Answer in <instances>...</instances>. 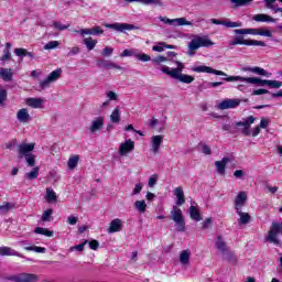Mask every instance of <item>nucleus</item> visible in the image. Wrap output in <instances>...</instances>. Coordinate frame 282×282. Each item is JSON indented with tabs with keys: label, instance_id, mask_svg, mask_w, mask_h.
I'll list each match as a JSON object with an SVG mask.
<instances>
[{
	"label": "nucleus",
	"instance_id": "1",
	"mask_svg": "<svg viewBox=\"0 0 282 282\" xmlns=\"http://www.w3.org/2000/svg\"><path fill=\"white\" fill-rule=\"evenodd\" d=\"M174 195L176 197V205L171 209V219L174 221V228L176 232H186V220H184V214L182 209L177 206H184L186 203V197L184 196V188L178 186L174 189Z\"/></svg>",
	"mask_w": 282,
	"mask_h": 282
},
{
	"label": "nucleus",
	"instance_id": "2",
	"mask_svg": "<svg viewBox=\"0 0 282 282\" xmlns=\"http://www.w3.org/2000/svg\"><path fill=\"white\" fill-rule=\"evenodd\" d=\"M184 63L176 62V68H171L166 65H163L160 67V72L165 74L166 76H170V78H173L174 80H177L178 83H184L185 85H191L195 80L194 76L183 74L184 72Z\"/></svg>",
	"mask_w": 282,
	"mask_h": 282
},
{
	"label": "nucleus",
	"instance_id": "3",
	"mask_svg": "<svg viewBox=\"0 0 282 282\" xmlns=\"http://www.w3.org/2000/svg\"><path fill=\"white\" fill-rule=\"evenodd\" d=\"M213 45H215V42H212L208 35H196L188 43V56H195V52H197L199 47H213Z\"/></svg>",
	"mask_w": 282,
	"mask_h": 282
},
{
	"label": "nucleus",
	"instance_id": "4",
	"mask_svg": "<svg viewBox=\"0 0 282 282\" xmlns=\"http://www.w3.org/2000/svg\"><path fill=\"white\" fill-rule=\"evenodd\" d=\"M282 236V223L273 221L269 228L268 235L265 237V241L268 243H272L278 248H281V237Z\"/></svg>",
	"mask_w": 282,
	"mask_h": 282
},
{
	"label": "nucleus",
	"instance_id": "5",
	"mask_svg": "<svg viewBox=\"0 0 282 282\" xmlns=\"http://www.w3.org/2000/svg\"><path fill=\"white\" fill-rule=\"evenodd\" d=\"M226 83H246L247 85H260V87H269L270 79H261L259 77H241V76H229L223 78Z\"/></svg>",
	"mask_w": 282,
	"mask_h": 282
},
{
	"label": "nucleus",
	"instance_id": "6",
	"mask_svg": "<svg viewBox=\"0 0 282 282\" xmlns=\"http://www.w3.org/2000/svg\"><path fill=\"white\" fill-rule=\"evenodd\" d=\"M245 34H238L231 41L228 42L229 47H235L237 45H248V46H258L265 47V42L258 40H246Z\"/></svg>",
	"mask_w": 282,
	"mask_h": 282
},
{
	"label": "nucleus",
	"instance_id": "7",
	"mask_svg": "<svg viewBox=\"0 0 282 282\" xmlns=\"http://www.w3.org/2000/svg\"><path fill=\"white\" fill-rule=\"evenodd\" d=\"M235 34H252L253 36H267L272 39V32L268 29H236Z\"/></svg>",
	"mask_w": 282,
	"mask_h": 282
},
{
	"label": "nucleus",
	"instance_id": "8",
	"mask_svg": "<svg viewBox=\"0 0 282 282\" xmlns=\"http://www.w3.org/2000/svg\"><path fill=\"white\" fill-rule=\"evenodd\" d=\"M159 21H162V23H165V25H173L174 28L182 25H193V22L186 20V18L169 19L166 17L160 15Z\"/></svg>",
	"mask_w": 282,
	"mask_h": 282
},
{
	"label": "nucleus",
	"instance_id": "9",
	"mask_svg": "<svg viewBox=\"0 0 282 282\" xmlns=\"http://www.w3.org/2000/svg\"><path fill=\"white\" fill-rule=\"evenodd\" d=\"M61 74H63V69L62 68H57L55 70H53L52 73H50V75L40 83V87L41 89H47V87H50V85H52V83H56V80H58V78H61Z\"/></svg>",
	"mask_w": 282,
	"mask_h": 282
},
{
	"label": "nucleus",
	"instance_id": "10",
	"mask_svg": "<svg viewBox=\"0 0 282 282\" xmlns=\"http://www.w3.org/2000/svg\"><path fill=\"white\" fill-rule=\"evenodd\" d=\"M7 279L8 281H13V282H37L39 281V276L32 273H20L18 275H10Z\"/></svg>",
	"mask_w": 282,
	"mask_h": 282
},
{
	"label": "nucleus",
	"instance_id": "11",
	"mask_svg": "<svg viewBox=\"0 0 282 282\" xmlns=\"http://www.w3.org/2000/svg\"><path fill=\"white\" fill-rule=\"evenodd\" d=\"M254 116L247 117L243 121L236 122V127H242L240 129L242 135H250V127L254 124Z\"/></svg>",
	"mask_w": 282,
	"mask_h": 282
},
{
	"label": "nucleus",
	"instance_id": "12",
	"mask_svg": "<svg viewBox=\"0 0 282 282\" xmlns=\"http://www.w3.org/2000/svg\"><path fill=\"white\" fill-rule=\"evenodd\" d=\"M192 72L196 74H215L216 76H228V74L224 73L223 70H217L209 66H194L192 67Z\"/></svg>",
	"mask_w": 282,
	"mask_h": 282
},
{
	"label": "nucleus",
	"instance_id": "13",
	"mask_svg": "<svg viewBox=\"0 0 282 282\" xmlns=\"http://www.w3.org/2000/svg\"><path fill=\"white\" fill-rule=\"evenodd\" d=\"M239 105H241V99L227 98L217 105V109L220 111H226V109H237Z\"/></svg>",
	"mask_w": 282,
	"mask_h": 282
},
{
	"label": "nucleus",
	"instance_id": "14",
	"mask_svg": "<svg viewBox=\"0 0 282 282\" xmlns=\"http://www.w3.org/2000/svg\"><path fill=\"white\" fill-rule=\"evenodd\" d=\"M106 28L109 30H116L117 32H127L131 30H138V26L129 23H112V24H106Z\"/></svg>",
	"mask_w": 282,
	"mask_h": 282
},
{
	"label": "nucleus",
	"instance_id": "15",
	"mask_svg": "<svg viewBox=\"0 0 282 282\" xmlns=\"http://www.w3.org/2000/svg\"><path fill=\"white\" fill-rule=\"evenodd\" d=\"M75 32L80 36H98L99 34H104L105 30H102L100 26H94L91 29L76 30Z\"/></svg>",
	"mask_w": 282,
	"mask_h": 282
},
{
	"label": "nucleus",
	"instance_id": "16",
	"mask_svg": "<svg viewBox=\"0 0 282 282\" xmlns=\"http://www.w3.org/2000/svg\"><path fill=\"white\" fill-rule=\"evenodd\" d=\"M133 149H135V142H133L131 139H128L126 142L120 144L119 154L122 156L129 155Z\"/></svg>",
	"mask_w": 282,
	"mask_h": 282
},
{
	"label": "nucleus",
	"instance_id": "17",
	"mask_svg": "<svg viewBox=\"0 0 282 282\" xmlns=\"http://www.w3.org/2000/svg\"><path fill=\"white\" fill-rule=\"evenodd\" d=\"M34 147L36 143H21L18 145V153L20 158H24L25 155H30L32 151H34Z\"/></svg>",
	"mask_w": 282,
	"mask_h": 282
},
{
	"label": "nucleus",
	"instance_id": "18",
	"mask_svg": "<svg viewBox=\"0 0 282 282\" xmlns=\"http://www.w3.org/2000/svg\"><path fill=\"white\" fill-rule=\"evenodd\" d=\"M163 142H164V135L162 134H156L151 137V149L154 155H156V153H160V147H162Z\"/></svg>",
	"mask_w": 282,
	"mask_h": 282
},
{
	"label": "nucleus",
	"instance_id": "19",
	"mask_svg": "<svg viewBox=\"0 0 282 282\" xmlns=\"http://www.w3.org/2000/svg\"><path fill=\"white\" fill-rule=\"evenodd\" d=\"M102 127H105V117H96L88 129L91 133H98Z\"/></svg>",
	"mask_w": 282,
	"mask_h": 282
},
{
	"label": "nucleus",
	"instance_id": "20",
	"mask_svg": "<svg viewBox=\"0 0 282 282\" xmlns=\"http://www.w3.org/2000/svg\"><path fill=\"white\" fill-rule=\"evenodd\" d=\"M97 66L102 67L104 69H122L120 65L109 61V59H97Z\"/></svg>",
	"mask_w": 282,
	"mask_h": 282
},
{
	"label": "nucleus",
	"instance_id": "21",
	"mask_svg": "<svg viewBox=\"0 0 282 282\" xmlns=\"http://www.w3.org/2000/svg\"><path fill=\"white\" fill-rule=\"evenodd\" d=\"M17 120H19V122H22V124H28V122L32 120L28 108H22L17 112Z\"/></svg>",
	"mask_w": 282,
	"mask_h": 282
},
{
	"label": "nucleus",
	"instance_id": "22",
	"mask_svg": "<svg viewBox=\"0 0 282 282\" xmlns=\"http://www.w3.org/2000/svg\"><path fill=\"white\" fill-rule=\"evenodd\" d=\"M246 202H248V195L246 192H239L235 199L236 210H241L246 206Z\"/></svg>",
	"mask_w": 282,
	"mask_h": 282
},
{
	"label": "nucleus",
	"instance_id": "23",
	"mask_svg": "<svg viewBox=\"0 0 282 282\" xmlns=\"http://www.w3.org/2000/svg\"><path fill=\"white\" fill-rule=\"evenodd\" d=\"M45 102V100H43V98H26L25 100V105H28V107H31L32 109H43V104Z\"/></svg>",
	"mask_w": 282,
	"mask_h": 282
},
{
	"label": "nucleus",
	"instance_id": "24",
	"mask_svg": "<svg viewBox=\"0 0 282 282\" xmlns=\"http://www.w3.org/2000/svg\"><path fill=\"white\" fill-rule=\"evenodd\" d=\"M230 162V158L225 156L221 161H216L215 166L218 175H226V164Z\"/></svg>",
	"mask_w": 282,
	"mask_h": 282
},
{
	"label": "nucleus",
	"instance_id": "25",
	"mask_svg": "<svg viewBox=\"0 0 282 282\" xmlns=\"http://www.w3.org/2000/svg\"><path fill=\"white\" fill-rule=\"evenodd\" d=\"M214 25H224L225 28H241V22H232V21H221L217 19H210Z\"/></svg>",
	"mask_w": 282,
	"mask_h": 282
},
{
	"label": "nucleus",
	"instance_id": "26",
	"mask_svg": "<svg viewBox=\"0 0 282 282\" xmlns=\"http://www.w3.org/2000/svg\"><path fill=\"white\" fill-rule=\"evenodd\" d=\"M253 21H257L258 23H276V19L265 13H259L253 15Z\"/></svg>",
	"mask_w": 282,
	"mask_h": 282
},
{
	"label": "nucleus",
	"instance_id": "27",
	"mask_svg": "<svg viewBox=\"0 0 282 282\" xmlns=\"http://www.w3.org/2000/svg\"><path fill=\"white\" fill-rule=\"evenodd\" d=\"M120 230H122V220L119 218H115L110 223L108 232H109V235H113V232H120Z\"/></svg>",
	"mask_w": 282,
	"mask_h": 282
},
{
	"label": "nucleus",
	"instance_id": "28",
	"mask_svg": "<svg viewBox=\"0 0 282 282\" xmlns=\"http://www.w3.org/2000/svg\"><path fill=\"white\" fill-rule=\"evenodd\" d=\"M0 254L1 257H20L23 258V254L18 252L17 250L10 247H0Z\"/></svg>",
	"mask_w": 282,
	"mask_h": 282
},
{
	"label": "nucleus",
	"instance_id": "29",
	"mask_svg": "<svg viewBox=\"0 0 282 282\" xmlns=\"http://www.w3.org/2000/svg\"><path fill=\"white\" fill-rule=\"evenodd\" d=\"M215 246L217 250H219V252H221L223 254H226V252H228V247L226 246V240L224 239V237L217 236Z\"/></svg>",
	"mask_w": 282,
	"mask_h": 282
},
{
	"label": "nucleus",
	"instance_id": "30",
	"mask_svg": "<svg viewBox=\"0 0 282 282\" xmlns=\"http://www.w3.org/2000/svg\"><path fill=\"white\" fill-rule=\"evenodd\" d=\"M12 76H14L12 68L0 67V78H2L4 83H10V80H12Z\"/></svg>",
	"mask_w": 282,
	"mask_h": 282
},
{
	"label": "nucleus",
	"instance_id": "31",
	"mask_svg": "<svg viewBox=\"0 0 282 282\" xmlns=\"http://www.w3.org/2000/svg\"><path fill=\"white\" fill-rule=\"evenodd\" d=\"M232 10H237V8H246L252 3V0H229Z\"/></svg>",
	"mask_w": 282,
	"mask_h": 282
},
{
	"label": "nucleus",
	"instance_id": "32",
	"mask_svg": "<svg viewBox=\"0 0 282 282\" xmlns=\"http://www.w3.org/2000/svg\"><path fill=\"white\" fill-rule=\"evenodd\" d=\"M247 72H251L252 74H258V76H265L267 78H270V76H272V74H270L268 70L259 66L249 67L247 68Z\"/></svg>",
	"mask_w": 282,
	"mask_h": 282
},
{
	"label": "nucleus",
	"instance_id": "33",
	"mask_svg": "<svg viewBox=\"0 0 282 282\" xmlns=\"http://www.w3.org/2000/svg\"><path fill=\"white\" fill-rule=\"evenodd\" d=\"M180 263H182V265H188V263H191V251L188 250H183L180 253Z\"/></svg>",
	"mask_w": 282,
	"mask_h": 282
},
{
	"label": "nucleus",
	"instance_id": "34",
	"mask_svg": "<svg viewBox=\"0 0 282 282\" xmlns=\"http://www.w3.org/2000/svg\"><path fill=\"white\" fill-rule=\"evenodd\" d=\"M189 217L191 219H194V221H202V214L199 213V209H197L196 206L189 207Z\"/></svg>",
	"mask_w": 282,
	"mask_h": 282
},
{
	"label": "nucleus",
	"instance_id": "35",
	"mask_svg": "<svg viewBox=\"0 0 282 282\" xmlns=\"http://www.w3.org/2000/svg\"><path fill=\"white\" fill-rule=\"evenodd\" d=\"M58 197L56 196V192L52 187L46 188L45 199L48 202V204H52L53 202H56Z\"/></svg>",
	"mask_w": 282,
	"mask_h": 282
},
{
	"label": "nucleus",
	"instance_id": "36",
	"mask_svg": "<svg viewBox=\"0 0 282 282\" xmlns=\"http://www.w3.org/2000/svg\"><path fill=\"white\" fill-rule=\"evenodd\" d=\"M84 45H86L87 50L91 52L98 45V40H95L93 37H85L83 40Z\"/></svg>",
	"mask_w": 282,
	"mask_h": 282
},
{
	"label": "nucleus",
	"instance_id": "37",
	"mask_svg": "<svg viewBox=\"0 0 282 282\" xmlns=\"http://www.w3.org/2000/svg\"><path fill=\"white\" fill-rule=\"evenodd\" d=\"M237 215H239V224L246 225L250 224V214L241 212V209H237Z\"/></svg>",
	"mask_w": 282,
	"mask_h": 282
},
{
	"label": "nucleus",
	"instance_id": "38",
	"mask_svg": "<svg viewBox=\"0 0 282 282\" xmlns=\"http://www.w3.org/2000/svg\"><path fill=\"white\" fill-rule=\"evenodd\" d=\"M110 122L113 124L120 123V107H116L110 115Z\"/></svg>",
	"mask_w": 282,
	"mask_h": 282
},
{
	"label": "nucleus",
	"instance_id": "39",
	"mask_svg": "<svg viewBox=\"0 0 282 282\" xmlns=\"http://www.w3.org/2000/svg\"><path fill=\"white\" fill-rule=\"evenodd\" d=\"M14 208V204L6 202L0 205V215H8Z\"/></svg>",
	"mask_w": 282,
	"mask_h": 282
},
{
	"label": "nucleus",
	"instance_id": "40",
	"mask_svg": "<svg viewBox=\"0 0 282 282\" xmlns=\"http://www.w3.org/2000/svg\"><path fill=\"white\" fill-rule=\"evenodd\" d=\"M128 3H134V2H139V3H143L144 6H149L151 3H154L155 6H162V0H124Z\"/></svg>",
	"mask_w": 282,
	"mask_h": 282
},
{
	"label": "nucleus",
	"instance_id": "41",
	"mask_svg": "<svg viewBox=\"0 0 282 282\" xmlns=\"http://www.w3.org/2000/svg\"><path fill=\"white\" fill-rule=\"evenodd\" d=\"M134 208L141 215H144V213H147V202L145 200H137L134 203Z\"/></svg>",
	"mask_w": 282,
	"mask_h": 282
},
{
	"label": "nucleus",
	"instance_id": "42",
	"mask_svg": "<svg viewBox=\"0 0 282 282\" xmlns=\"http://www.w3.org/2000/svg\"><path fill=\"white\" fill-rule=\"evenodd\" d=\"M34 232L36 235H44V237H54V231L48 230L47 228H43V227H36L34 229Z\"/></svg>",
	"mask_w": 282,
	"mask_h": 282
},
{
	"label": "nucleus",
	"instance_id": "43",
	"mask_svg": "<svg viewBox=\"0 0 282 282\" xmlns=\"http://www.w3.org/2000/svg\"><path fill=\"white\" fill-rule=\"evenodd\" d=\"M15 56L22 57V56H29L30 58H34V54L31 52H28L25 48H15L14 50Z\"/></svg>",
	"mask_w": 282,
	"mask_h": 282
},
{
	"label": "nucleus",
	"instance_id": "44",
	"mask_svg": "<svg viewBox=\"0 0 282 282\" xmlns=\"http://www.w3.org/2000/svg\"><path fill=\"white\" fill-rule=\"evenodd\" d=\"M24 250H28L29 252H37L41 254H45L46 249L43 247H36V246H25Z\"/></svg>",
	"mask_w": 282,
	"mask_h": 282
},
{
	"label": "nucleus",
	"instance_id": "45",
	"mask_svg": "<svg viewBox=\"0 0 282 282\" xmlns=\"http://www.w3.org/2000/svg\"><path fill=\"white\" fill-rule=\"evenodd\" d=\"M78 155H73L68 159V162H67V166L68 169H70V171H74V169H76V166H78Z\"/></svg>",
	"mask_w": 282,
	"mask_h": 282
},
{
	"label": "nucleus",
	"instance_id": "46",
	"mask_svg": "<svg viewBox=\"0 0 282 282\" xmlns=\"http://www.w3.org/2000/svg\"><path fill=\"white\" fill-rule=\"evenodd\" d=\"M24 159H25V162H26V164H28V166H35V164H36V155H34V154H26V155H24Z\"/></svg>",
	"mask_w": 282,
	"mask_h": 282
},
{
	"label": "nucleus",
	"instance_id": "47",
	"mask_svg": "<svg viewBox=\"0 0 282 282\" xmlns=\"http://www.w3.org/2000/svg\"><path fill=\"white\" fill-rule=\"evenodd\" d=\"M39 171H40L39 166L33 167L31 172L25 174V177L28 180H36V177H39Z\"/></svg>",
	"mask_w": 282,
	"mask_h": 282
},
{
	"label": "nucleus",
	"instance_id": "48",
	"mask_svg": "<svg viewBox=\"0 0 282 282\" xmlns=\"http://www.w3.org/2000/svg\"><path fill=\"white\" fill-rule=\"evenodd\" d=\"M137 61H141V63H149L151 61V55L144 53H137Z\"/></svg>",
	"mask_w": 282,
	"mask_h": 282
},
{
	"label": "nucleus",
	"instance_id": "49",
	"mask_svg": "<svg viewBox=\"0 0 282 282\" xmlns=\"http://www.w3.org/2000/svg\"><path fill=\"white\" fill-rule=\"evenodd\" d=\"M274 3H276V0H264V6L268 10H272L273 12H276V10H279V8H276V6H274Z\"/></svg>",
	"mask_w": 282,
	"mask_h": 282
},
{
	"label": "nucleus",
	"instance_id": "50",
	"mask_svg": "<svg viewBox=\"0 0 282 282\" xmlns=\"http://www.w3.org/2000/svg\"><path fill=\"white\" fill-rule=\"evenodd\" d=\"M52 28H54L55 30H59V32H63L69 28V24H63L55 21L52 23Z\"/></svg>",
	"mask_w": 282,
	"mask_h": 282
},
{
	"label": "nucleus",
	"instance_id": "51",
	"mask_svg": "<svg viewBox=\"0 0 282 282\" xmlns=\"http://www.w3.org/2000/svg\"><path fill=\"white\" fill-rule=\"evenodd\" d=\"M137 54H138V52H137L135 50L126 48V50L120 54V56H121V58H124V57H127V56H134V58H135Z\"/></svg>",
	"mask_w": 282,
	"mask_h": 282
},
{
	"label": "nucleus",
	"instance_id": "52",
	"mask_svg": "<svg viewBox=\"0 0 282 282\" xmlns=\"http://www.w3.org/2000/svg\"><path fill=\"white\" fill-rule=\"evenodd\" d=\"M87 243H88V241L85 240L83 243L70 247V252H74V250H76L77 252H83V250H85V246H87Z\"/></svg>",
	"mask_w": 282,
	"mask_h": 282
},
{
	"label": "nucleus",
	"instance_id": "53",
	"mask_svg": "<svg viewBox=\"0 0 282 282\" xmlns=\"http://www.w3.org/2000/svg\"><path fill=\"white\" fill-rule=\"evenodd\" d=\"M61 45V42L58 41H51L44 45V50H56Z\"/></svg>",
	"mask_w": 282,
	"mask_h": 282
},
{
	"label": "nucleus",
	"instance_id": "54",
	"mask_svg": "<svg viewBox=\"0 0 282 282\" xmlns=\"http://www.w3.org/2000/svg\"><path fill=\"white\" fill-rule=\"evenodd\" d=\"M153 52H164L166 50V43L160 42L156 45L152 46Z\"/></svg>",
	"mask_w": 282,
	"mask_h": 282
},
{
	"label": "nucleus",
	"instance_id": "55",
	"mask_svg": "<svg viewBox=\"0 0 282 282\" xmlns=\"http://www.w3.org/2000/svg\"><path fill=\"white\" fill-rule=\"evenodd\" d=\"M166 61H169L166 56L159 55L152 59V63H154V65H160V63H166Z\"/></svg>",
	"mask_w": 282,
	"mask_h": 282
},
{
	"label": "nucleus",
	"instance_id": "56",
	"mask_svg": "<svg viewBox=\"0 0 282 282\" xmlns=\"http://www.w3.org/2000/svg\"><path fill=\"white\" fill-rule=\"evenodd\" d=\"M111 54H113V47H111V46H106L101 51V56H105L106 58H109V56H111Z\"/></svg>",
	"mask_w": 282,
	"mask_h": 282
},
{
	"label": "nucleus",
	"instance_id": "57",
	"mask_svg": "<svg viewBox=\"0 0 282 282\" xmlns=\"http://www.w3.org/2000/svg\"><path fill=\"white\" fill-rule=\"evenodd\" d=\"M269 87L271 89H280V87H282V82L269 79Z\"/></svg>",
	"mask_w": 282,
	"mask_h": 282
},
{
	"label": "nucleus",
	"instance_id": "58",
	"mask_svg": "<svg viewBox=\"0 0 282 282\" xmlns=\"http://www.w3.org/2000/svg\"><path fill=\"white\" fill-rule=\"evenodd\" d=\"M142 188H144V184H142V183H137V184L134 185V188H133L131 195H140V193L142 192Z\"/></svg>",
	"mask_w": 282,
	"mask_h": 282
},
{
	"label": "nucleus",
	"instance_id": "59",
	"mask_svg": "<svg viewBox=\"0 0 282 282\" xmlns=\"http://www.w3.org/2000/svg\"><path fill=\"white\" fill-rule=\"evenodd\" d=\"M156 184H158V174H153L149 178L148 186L150 188H153V186H155Z\"/></svg>",
	"mask_w": 282,
	"mask_h": 282
},
{
	"label": "nucleus",
	"instance_id": "60",
	"mask_svg": "<svg viewBox=\"0 0 282 282\" xmlns=\"http://www.w3.org/2000/svg\"><path fill=\"white\" fill-rule=\"evenodd\" d=\"M10 58H12V53L8 50H4L0 61L2 62V64H6V61H10Z\"/></svg>",
	"mask_w": 282,
	"mask_h": 282
},
{
	"label": "nucleus",
	"instance_id": "61",
	"mask_svg": "<svg viewBox=\"0 0 282 282\" xmlns=\"http://www.w3.org/2000/svg\"><path fill=\"white\" fill-rule=\"evenodd\" d=\"M76 54H80V47L73 46V47L68 48L67 56H76Z\"/></svg>",
	"mask_w": 282,
	"mask_h": 282
},
{
	"label": "nucleus",
	"instance_id": "62",
	"mask_svg": "<svg viewBox=\"0 0 282 282\" xmlns=\"http://www.w3.org/2000/svg\"><path fill=\"white\" fill-rule=\"evenodd\" d=\"M4 100H8V90L0 88V105H3Z\"/></svg>",
	"mask_w": 282,
	"mask_h": 282
},
{
	"label": "nucleus",
	"instance_id": "63",
	"mask_svg": "<svg viewBox=\"0 0 282 282\" xmlns=\"http://www.w3.org/2000/svg\"><path fill=\"white\" fill-rule=\"evenodd\" d=\"M200 147H202V152L205 155H210L213 153V150L206 143H200Z\"/></svg>",
	"mask_w": 282,
	"mask_h": 282
},
{
	"label": "nucleus",
	"instance_id": "64",
	"mask_svg": "<svg viewBox=\"0 0 282 282\" xmlns=\"http://www.w3.org/2000/svg\"><path fill=\"white\" fill-rule=\"evenodd\" d=\"M52 209L45 210L42 215V221H50V219L52 218Z\"/></svg>",
	"mask_w": 282,
	"mask_h": 282
}]
</instances>
